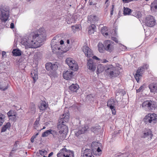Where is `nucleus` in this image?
Wrapping results in <instances>:
<instances>
[{
    "label": "nucleus",
    "mask_w": 157,
    "mask_h": 157,
    "mask_svg": "<svg viewBox=\"0 0 157 157\" xmlns=\"http://www.w3.org/2000/svg\"><path fill=\"white\" fill-rule=\"evenodd\" d=\"M46 34L45 30L40 28L31 33L28 39H24L21 41L22 44L29 48H36L40 47L42 43L46 40Z\"/></svg>",
    "instance_id": "1"
},
{
    "label": "nucleus",
    "mask_w": 157,
    "mask_h": 157,
    "mask_svg": "<svg viewBox=\"0 0 157 157\" xmlns=\"http://www.w3.org/2000/svg\"><path fill=\"white\" fill-rule=\"evenodd\" d=\"M69 114L68 113H63L60 116L58 123L57 128L59 130L58 132L53 130L52 135L55 139L59 140L64 139L67 132L68 128L66 125L69 118Z\"/></svg>",
    "instance_id": "2"
},
{
    "label": "nucleus",
    "mask_w": 157,
    "mask_h": 157,
    "mask_svg": "<svg viewBox=\"0 0 157 157\" xmlns=\"http://www.w3.org/2000/svg\"><path fill=\"white\" fill-rule=\"evenodd\" d=\"M97 74L101 73L105 70V72L110 78L117 76L120 74V71L116 69V67L112 65L106 66L100 64L97 66Z\"/></svg>",
    "instance_id": "3"
},
{
    "label": "nucleus",
    "mask_w": 157,
    "mask_h": 157,
    "mask_svg": "<svg viewBox=\"0 0 157 157\" xmlns=\"http://www.w3.org/2000/svg\"><path fill=\"white\" fill-rule=\"evenodd\" d=\"M74 155L73 151L63 148L60 150L57 156V157H74Z\"/></svg>",
    "instance_id": "4"
},
{
    "label": "nucleus",
    "mask_w": 157,
    "mask_h": 157,
    "mask_svg": "<svg viewBox=\"0 0 157 157\" xmlns=\"http://www.w3.org/2000/svg\"><path fill=\"white\" fill-rule=\"evenodd\" d=\"M57 63H48L45 64V68L47 70L50 71L49 74L51 76H54L56 74V71L58 68Z\"/></svg>",
    "instance_id": "5"
},
{
    "label": "nucleus",
    "mask_w": 157,
    "mask_h": 157,
    "mask_svg": "<svg viewBox=\"0 0 157 157\" xmlns=\"http://www.w3.org/2000/svg\"><path fill=\"white\" fill-rule=\"evenodd\" d=\"M1 19L3 21H7L9 16V9L7 7L3 6L0 8Z\"/></svg>",
    "instance_id": "6"
},
{
    "label": "nucleus",
    "mask_w": 157,
    "mask_h": 157,
    "mask_svg": "<svg viewBox=\"0 0 157 157\" xmlns=\"http://www.w3.org/2000/svg\"><path fill=\"white\" fill-rule=\"evenodd\" d=\"M157 120V115L154 113H148L144 117V121L146 124L148 123H151L152 122L154 123Z\"/></svg>",
    "instance_id": "7"
},
{
    "label": "nucleus",
    "mask_w": 157,
    "mask_h": 157,
    "mask_svg": "<svg viewBox=\"0 0 157 157\" xmlns=\"http://www.w3.org/2000/svg\"><path fill=\"white\" fill-rule=\"evenodd\" d=\"M67 63L71 70L76 71L78 68V65L76 61L73 59L67 58L65 60Z\"/></svg>",
    "instance_id": "8"
},
{
    "label": "nucleus",
    "mask_w": 157,
    "mask_h": 157,
    "mask_svg": "<svg viewBox=\"0 0 157 157\" xmlns=\"http://www.w3.org/2000/svg\"><path fill=\"white\" fill-rule=\"evenodd\" d=\"M145 22L147 26L152 27L155 25L156 21L153 16L149 15L146 17Z\"/></svg>",
    "instance_id": "9"
},
{
    "label": "nucleus",
    "mask_w": 157,
    "mask_h": 157,
    "mask_svg": "<svg viewBox=\"0 0 157 157\" xmlns=\"http://www.w3.org/2000/svg\"><path fill=\"white\" fill-rule=\"evenodd\" d=\"M104 45L105 50L111 52L113 50V43L112 41L109 40L105 41Z\"/></svg>",
    "instance_id": "10"
},
{
    "label": "nucleus",
    "mask_w": 157,
    "mask_h": 157,
    "mask_svg": "<svg viewBox=\"0 0 157 157\" xmlns=\"http://www.w3.org/2000/svg\"><path fill=\"white\" fill-rule=\"evenodd\" d=\"M92 151L90 149L82 148L81 153V156L83 157H94L92 154Z\"/></svg>",
    "instance_id": "11"
},
{
    "label": "nucleus",
    "mask_w": 157,
    "mask_h": 157,
    "mask_svg": "<svg viewBox=\"0 0 157 157\" xmlns=\"http://www.w3.org/2000/svg\"><path fill=\"white\" fill-rule=\"evenodd\" d=\"M155 104L152 103V102L150 101H144L142 104L143 107H147L150 110L155 109Z\"/></svg>",
    "instance_id": "12"
},
{
    "label": "nucleus",
    "mask_w": 157,
    "mask_h": 157,
    "mask_svg": "<svg viewBox=\"0 0 157 157\" xmlns=\"http://www.w3.org/2000/svg\"><path fill=\"white\" fill-rule=\"evenodd\" d=\"M82 51L84 53L85 56L88 57H92L93 55L92 51L87 46H83Z\"/></svg>",
    "instance_id": "13"
},
{
    "label": "nucleus",
    "mask_w": 157,
    "mask_h": 157,
    "mask_svg": "<svg viewBox=\"0 0 157 157\" xmlns=\"http://www.w3.org/2000/svg\"><path fill=\"white\" fill-rule=\"evenodd\" d=\"M144 71V70L140 67L138 68L136 73L134 75V77L137 82L139 81V80L142 76Z\"/></svg>",
    "instance_id": "14"
},
{
    "label": "nucleus",
    "mask_w": 157,
    "mask_h": 157,
    "mask_svg": "<svg viewBox=\"0 0 157 157\" xmlns=\"http://www.w3.org/2000/svg\"><path fill=\"white\" fill-rule=\"evenodd\" d=\"M87 66L88 68L92 71H94L96 69V66L95 63H93V60L89 59L88 60Z\"/></svg>",
    "instance_id": "15"
},
{
    "label": "nucleus",
    "mask_w": 157,
    "mask_h": 157,
    "mask_svg": "<svg viewBox=\"0 0 157 157\" xmlns=\"http://www.w3.org/2000/svg\"><path fill=\"white\" fill-rule=\"evenodd\" d=\"M73 72L70 71H67L63 73V77L66 80H68L71 79L73 76Z\"/></svg>",
    "instance_id": "16"
},
{
    "label": "nucleus",
    "mask_w": 157,
    "mask_h": 157,
    "mask_svg": "<svg viewBox=\"0 0 157 157\" xmlns=\"http://www.w3.org/2000/svg\"><path fill=\"white\" fill-rule=\"evenodd\" d=\"M150 92L154 94L157 93V83H152L149 85Z\"/></svg>",
    "instance_id": "17"
},
{
    "label": "nucleus",
    "mask_w": 157,
    "mask_h": 157,
    "mask_svg": "<svg viewBox=\"0 0 157 157\" xmlns=\"http://www.w3.org/2000/svg\"><path fill=\"white\" fill-rule=\"evenodd\" d=\"M79 88V86L77 84H73L69 86V89L72 92H76Z\"/></svg>",
    "instance_id": "18"
},
{
    "label": "nucleus",
    "mask_w": 157,
    "mask_h": 157,
    "mask_svg": "<svg viewBox=\"0 0 157 157\" xmlns=\"http://www.w3.org/2000/svg\"><path fill=\"white\" fill-rule=\"evenodd\" d=\"M88 19L89 23H93L98 21V18L96 16L92 15L88 17Z\"/></svg>",
    "instance_id": "19"
},
{
    "label": "nucleus",
    "mask_w": 157,
    "mask_h": 157,
    "mask_svg": "<svg viewBox=\"0 0 157 157\" xmlns=\"http://www.w3.org/2000/svg\"><path fill=\"white\" fill-rule=\"evenodd\" d=\"M31 75L33 80L34 82H35L38 78L37 71L36 70L32 71L31 73Z\"/></svg>",
    "instance_id": "20"
},
{
    "label": "nucleus",
    "mask_w": 157,
    "mask_h": 157,
    "mask_svg": "<svg viewBox=\"0 0 157 157\" xmlns=\"http://www.w3.org/2000/svg\"><path fill=\"white\" fill-rule=\"evenodd\" d=\"M151 135H152V132L150 129L147 130L143 132L141 137L143 138H146Z\"/></svg>",
    "instance_id": "21"
},
{
    "label": "nucleus",
    "mask_w": 157,
    "mask_h": 157,
    "mask_svg": "<svg viewBox=\"0 0 157 157\" xmlns=\"http://www.w3.org/2000/svg\"><path fill=\"white\" fill-rule=\"evenodd\" d=\"M59 39V36H56L54 37H53V39L52 40L51 43V48L52 50L54 49L53 48V46H55V44H56V43H57V42L58 41V40H58Z\"/></svg>",
    "instance_id": "22"
},
{
    "label": "nucleus",
    "mask_w": 157,
    "mask_h": 157,
    "mask_svg": "<svg viewBox=\"0 0 157 157\" xmlns=\"http://www.w3.org/2000/svg\"><path fill=\"white\" fill-rule=\"evenodd\" d=\"M0 89L2 91H5L7 90L9 87V84L8 83H0Z\"/></svg>",
    "instance_id": "23"
},
{
    "label": "nucleus",
    "mask_w": 157,
    "mask_h": 157,
    "mask_svg": "<svg viewBox=\"0 0 157 157\" xmlns=\"http://www.w3.org/2000/svg\"><path fill=\"white\" fill-rule=\"evenodd\" d=\"M86 130L87 128L86 127H82L79 129L77 132L75 133V135L78 136L80 134L84 133Z\"/></svg>",
    "instance_id": "24"
},
{
    "label": "nucleus",
    "mask_w": 157,
    "mask_h": 157,
    "mask_svg": "<svg viewBox=\"0 0 157 157\" xmlns=\"http://www.w3.org/2000/svg\"><path fill=\"white\" fill-rule=\"evenodd\" d=\"M115 101L113 99H110L107 102V105L109 108L113 109V107H114Z\"/></svg>",
    "instance_id": "25"
},
{
    "label": "nucleus",
    "mask_w": 157,
    "mask_h": 157,
    "mask_svg": "<svg viewBox=\"0 0 157 157\" xmlns=\"http://www.w3.org/2000/svg\"><path fill=\"white\" fill-rule=\"evenodd\" d=\"M96 28L94 24H92L88 28V32L89 34H91L92 33H94L95 30Z\"/></svg>",
    "instance_id": "26"
},
{
    "label": "nucleus",
    "mask_w": 157,
    "mask_h": 157,
    "mask_svg": "<svg viewBox=\"0 0 157 157\" xmlns=\"http://www.w3.org/2000/svg\"><path fill=\"white\" fill-rule=\"evenodd\" d=\"M98 50L100 53H103L105 51V48L104 44H103L101 43H99L98 44Z\"/></svg>",
    "instance_id": "27"
},
{
    "label": "nucleus",
    "mask_w": 157,
    "mask_h": 157,
    "mask_svg": "<svg viewBox=\"0 0 157 157\" xmlns=\"http://www.w3.org/2000/svg\"><path fill=\"white\" fill-rule=\"evenodd\" d=\"M101 144L98 142L94 141L92 143L91 145V148L93 150L96 149V148L99 147L101 145Z\"/></svg>",
    "instance_id": "28"
},
{
    "label": "nucleus",
    "mask_w": 157,
    "mask_h": 157,
    "mask_svg": "<svg viewBox=\"0 0 157 157\" xmlns=\"http://www.w3.org/2000/svg\"><path fill=\"white\" fill-rule=\"evenodd\" d=\"M53 130L49 129L44 132L42 134L41 136L42 137H46L50 134H52Z\"/></svg>",
    "instance_id": "29"
},
{
    "label": "nucleus",
    "mask_w": 157,
    "mask_h": 157,
    "mask_svg": "<svg viewBox=\"0 0 157 157\" xmlns=\"http://www.w3.org/2000/svg\"><path fill=\"white\" fill-rule=\"evenodd\" d=\"M10 126V122H8L4 125L2 127L1 130V132H5L7 129H9Z\"/></svg>",
    "instance_id": "30"
},
{
    "label": "nucleus",
    "mask_w": 157,
    "mask_h": 157,
    "mask_svg": "<svg viewBox=\"0 0 157 157\" xmlns=\"http://www.w3.org/2000/svg\"><path fill=\"white\" fill-rule=\"evenodd\" d=\"M12 53L15 56H19L21 55V52L18 49H14L12 51Z\"/></svg>",
    "instance_id": "31"
},
{
    "label": "nucleus",
    "mask_w": 157,
    "mask_h": 157,
    "mask_svg": "<svg viewBox=\"0 0 157 157\" xmlns=\"http://www.w3.org/2000/svg\"><path fill=\"white\" fill-rule=\"evenodd\" d=\"M124 14L125 15H129L131 12V10L128 8L124 7Z\"/></svg>",
    "instance_id": "32"
},
{
    "label": "nucleus",
    "mask_w": 157,
    "mask_h": 157,
    "mask_svg": "<svg viewBox=\"0 0 157 157\" xmlns=\"http://www.w3.org/2000/svg\"><path fill=\"white\" fill-rule=\"evenodd\" d=\"M151 9L157 10V0H155L151 5Z\"/></svg>",
    "instance_id": "33"
},
{
    "label": "nucleus",
    "mask_w": 157,
    "mask_h": 157,
    "mask_svg": "<svg viewBox=\"0 0 157 157\" xmlns=\"http://www.w3.org/2000/svg\"><path fill=\"white\" fill-rule=\"evenodd\" d=\"M5 116L2 113H0V126H1L4 121Z\"/></svg>",
    "instance_id": "34"
},
{
    "label": "nucleus",
    "mask_w": 157,
    "mask_h": 157,
    "mask_svg": "<svg viewBox=\"0 0 157 157\" xmlns=\"http://www.w3.org/2000/svg\"><path fill=\"white\" fill-rule=\"evenodd\" d=\"M107 28L105 27H103L101 28V33L103 35H104L105 36H107L108 35V33L107 32H105V30Z\"/></svg>",
    "instance_id": "35"
},
{
    "label": "nucleus",
    "mask_w": 157,
    "mask_h": 157,
    "mask_svg": "<svg viewBox=\"0 0 157 157\" xmlns=\"http://www.w3.org/2000/svg\"><path fill=\"white\" fill-rule=\"evenodd\" d=\"M91 130L95 133H97V132L99 131L98 127H92L91 128Z\"/></svg>",
    "instance_id": "36"
},
{
    "label": "nucleus",
    "mask_w": 157,
    "mask_h": 157,
    "mask_svg": "<svg viewBox=\"0 0 157 157\" xmlns=\"http://www.w3.org/2000/svg\"><path fill=\"white\" fill-rule=\"evenodd\" d=\"M40 120V117L39 118H38L36 121L35 122L34 124V127L35 128L36 127H38V125L39 124V121Z\"/></svg>",
    "instance_id": "37"
},
{
    "label": "nucleus",
    "mask_w": 157,
    "mask_h": 157,
    "mask_svg": "<svg viewBox=\"0 0 157 157\" xmlns=\"http://www.w3.org/2000/svg\"><path fill=\"white\" fill-rule=\"evenodd\" d=\"M16 114L13 110H11L8 112L7 113V115L9 117H12V116Z\"/></svg>",
    "instance_id": "38"
},
{
    "label": "nucleus",
    "mask_w": 157,
    "mask_h": 157,
    "mask_svg": "<svg viewBox=\"0 0 157 157\" xmlns=\"http://www.w3.org/2000/svg\"><path fill=\"white\" fill-rule=\"evenodd\" d=\"M39 153L41 155H46L47 152V151H46L45 150H44L43 149L41 150H39Z\"/></svg>",
    "instance_id": "39"
},
{
    "label": "nucleus",
    "mask_w": 157,
    "mask_h": 157,
    "mask_svg": "<svg viewBox=\"0 0 157 157\" xmlns=\"http://www.w3.org/2000/svg\"><path fill=\"white\" fill-rule=\"evenodd\" d=\"M17 116L16 114L13 115L12 117H9V119L11 120L12 121H16L17 119L16 118Z\"/></svg>",
    "instance_id": "40"
},
{
    "label": "nucleus",
    "mask_w": 157,
    "mask_h": 157,
    "mask_svg": "<svg viewBox=\"0 0 157 157\" xmlns=\"http://www.w3.org/2000/svg\"><path fill=\"white\" fill-rule=\"evenodd\" d=\"M117 92L118 93H121L123 95L126 94L125 91L122 89H119L117 90Z\"/></svg>",
    "instance_id": "41"
},
{
    "label": "nucleus",
    "mask_w": 157,
    "mask_h": 157,
    "mask_svg": "<svg viewBox=\"0 0 157 157\" xmlns=\"http://www.w3.org/2000/svg\"><path fill=\"white\" fill-rule=\"evenodd\" d=\"M32 107L31 108V113L33 114H34L36 111V108L35 105L33 103H32Z\"/></svg>",
    "instance_id": "42"
},
{
    "label": "nucleus",
    "mask_w": 157,
    "mask_h": 157,
    "mask_svg": "<svg viewBox=\"0 0 157 157\" xmlns=\"http://www.w3.org/2000/svg\"><path fill=\"white\" fill-rule=\"evenodd\" d=\"M75 21L74 19V18L72 17L70 19H68V20L67 21V23L68 24H70L72 23H75Z\"/></svg>",
    "instance_id": "43"
},
{
    "label": "nucleus",
    "mask_w": 157,
    "mask_h": 157,
    "mask_svg": "<svg viewBox=\"0 0 157 157\" xmlns=\"http://www.w3.org/2000/svg\"><path fill=\"white\" fill-rule=\"evenodd\" d=\"M141 68L143 69L144 71L145 70H147L148 69L149 67V65L147 64H144V65L141 67H140Z\"/></svg>",
    "instance_id": "44"
},
{
    "label": "nucleus",
    "mask_w": 157,
    "mask_h": 157,
    "mask_svg": "<svg viewBox=\"0 0 157 157\" xmlns=\"http://www.w3.org/2000/svg\"><path fill=\"white\" fill-rule=\"evenodd\" d=\"M119 48L121 50L123 51H125L127 49V47L125 46L122 44H121L120 45Z\"/></svg>",
    "instance_id": "45"
},
{
    "label": "nucleus",
    "mask_w": 157,
    "mask_h": 157,
    "mask_svg": "<svg viewBox=\"0 0 157 157\" xmlns=\"http://www.w3.org/2000/svg\"><path fill=\"white\" fill-rule=\"evenodd\" d=\"M46 107V105L44 104H41V105L39 107L40 109L41 110H44Z\"/></svg>",
    "instance_id": "46"
},
{
    "label": "nucleus",
    "mask_w": 157,
    "mask_h": 157,
    "mask_svg": "<svg viewBox=\"0 0 157 157\" xmlns=\"http://www.w3.org/2000/svg\"><path fill=\"white\" fill-rule=\"evenodd\" d=\"M39 134V133H37L35 135L33 136L31 138V140L32 143H33L34 141V139L36 138V136Z\"/></svg>",
    "instance_id": "47"
},
{
    "label": "nucleus",
    "mask_w": 157,
    "mask_h": 157,
    "mask_svg": "<svg viewBox=\"0 0 157 157\" xmlns=\"http://www.w3.org/2000/svg\"><path fill=\"white\" fill-rule=\"evenodd\" d=\"M109 0H106L105 3L104 7H105V8H107L109 5Z\"/></svg>",
    "instance_id": "48"
},
{
    "label": "nucleus",
    "mask_w": 157,
    "mask_h": 157,
    "mask_svg": "<svg viewBox=\"0 0 157 157\" xmlns=\"http://www.w3.org/2000/svg\"><path fill=\"white\" fill-rule=\"evenodd\" d=\"M110 108L111 109L112 111V114L113 115H115L116 114V112L114 108V107H113V109H112L111 108Z\"/></svg>",
    "instance_id": "49"
},
{
    "label": "nucleus",
    "mask_w": 157,
    "mask_h": 157,
    "mask_svg": "<svg viewBox=\"0 0 157 157\" xmlns=\"http://www.w3.org/2000/svg\"><path fill=\"white\" fill-rule=\"evenodd\" d=\"M143 87V86H141L137 90H136V92L137 93H139L142 91Z\"/></svg>",
    "instance_id": "50"
},
{
    "label": "nucleus",
    "mask_w": 157,
    "mask_h": 157,
    "mask_svg": "<svg viewBox=\"0 0 157 157\" xmlns=\"http://www.w3.org/2000/svg\"><path fill=\"white\" fill-rule=\"evenodd\" d=\"M71 28L73 30L74 28H75V29H79V26L78 25H75V26L72 25L71 26Z\"/></svg>",
    "instance_id": "51"
},
{
    "label": "nucleus",
    "mask_w": 157,
    "mask_h": 157,
    "mask_svg": "<svg viewBox=\"0 0 157 157\" xmlns=\"http://www.w3.org/2000/svg\"><path fill=\"white\" fill-rule=\"evenodd\" d=\"M112 39L115 41L116 43H117L118 42V40L117 38L115 37L112 36L111 38Z\"/></svg>",
    "instance_id": "52"
},
{
    "label": "nucleus",
    "mask_w": 157,
    "mask_h": 157,
    "mask_svg": "<svg viewBox=\"0 0 157 157\" xmlns=\"http://www.w3.org/2000/svg\"><path fill=\"white\" fill-rule=\"evenodd\" d=\"M112 7L111 8V12H110V15H112L113 14V9H114V5H112Z\"/></svg>",
    "instance_id": "53"
},
{
    "label": "nucleus",
    "mask_w": 157,
    "mask_h": 157,
    "mask_svg": "<svg viewBox=\"0 0 157 157\" xmlns=\"http://www.w3.org/2000/svg\"><path fill=\"white\" fill-rule=\"evenodd\" d=\"M122 1L124 3H128L131 1H134V0H122Z\"/></svg>",
    "instance_id": "54"
},
{
    "label": "nucleus",
    "mask_w": 157,
    "mask_h": 157,
    "mask_svg": "<svg viewBox=\"0 0 157 157\" xmlns=\"http://www.w3.org/2000/svg\"><path fill=\"white\" fill-rule=\"evenodd\" d=\"M92 58L94 59H96L97 60H100V59L96 56H93Z\"/></svg>",
    "instance_id": "55"
},
{
    "label": "nucleus",
    "mask_w": 157,
    "mask_h": 157,
    "mask_svg": "<svg viewBox=\"0 0 157 157\" xmlns=\"http://www.w3.org/2000/svg\"><path fill=\"white\" fill-rule=\"evenodd\" d=\"M58 48H59L58 47L57 44H55V46H53V48H54V49L53 50H56L57 49H58Z\"/></svg>",
    "instance_id": "56"
},
{
    "label": "nucleus",
    "mask_w": 157,
    "mask_h": 157,
    "mask_svg": "<svg viewBox=\"0 0 157 157\" xmlns=\"http://www.w3.org/2000/svg\"><path fill=\"white\" fill-rule=\"evenodd\" d=\"M90 0H89V4L90 5H96V3H93L92 1L90 2Z\"/></svg>",
    "instance_id": "57"
},
{
    "label": "nucleus",
    "mask_w": 157,
    "mask_h": 157,
    "mask_svg": "<svg viewBox=\"0 0 157 157\" xmlns=\"http://www.w3.org/2000/svg\"><path fill=\"white\" fill-rule=\"evenodd\" d=\"M97 152H101V150L100 149L99 147L96 148Z\"/></svg>",
    "instance_id": "58"
},
{
    "label": "nucleus",
    "mask_w": 157,
    "mask_h": 157,
    "mask_svg": "<svg viewBox=\"0 0 157 157\" xmlns=\"http://www.w3.org/2000/svg\"><path fill=\"white\" fill-rule=\"evenodd\" d=\"M10 27L11 29H13L14 28V25L13 23H11Z\"/></svg>",
    "instance_id": "59"
},
{
    "label": "nucleus",
    "mask_w": 157,
    "mask_h": 157,
    "mask_svg": "<svg viewBox=\"0 0 157 157\" xmlns=\"http://www.w3.org/2000/svg\"><path fill=\"white\" fill-rule=\"evenodd\" d=\"M59 43L60 44L62 45L64 44V41L63 40H61L59 41Z\"/></svg>",
    "instance_id": "60"
},
{
    "label": "nucleus",
    "mask_w": 157,
    "mask_h": 157,
    "mask_svg": "<svg viewBox=\"0 0 157 157\" xmlns=\"http://www.w3.org/2000/svg\"><path fill=\"white\" fill-rule=\"evenodd\" d=\"M6 54V52H4V51H3L2 52V56H4Z\"/></svg>",
    "instance_id": "61"
},
{
    "label": "nucleus",
    "mask_w": 157,
    "mask_h": 157,
    "mask_svg": "<svg viewBox=\"0 0 157 157\" xmlns=\"http://www.w3.org/2000/svg\"><path fill=\"white\" fill-rule=\"evenodd\" d=\"M76 30V29H75V28H74V29L73 30V29H72V30L73 31V32L74 33H75V32Z\"/></svg>",
    "instance_id": "62"
},
{
    "label": "nucleus",
    "mask_w": 157,
    "mask_h": 157,
    "mask_svg": "<svg viewBox=\"0 0 157 157\" xmlns=\"http://www.w3.org/2000/svg\"><path fill=\"white\" fill-rule=\"evenodd\" d=\"M67 43L68 44H69L70 43V41H69V40H67Z\"/></svg>",
    "instance_id": "63"
},
{
    "label": "nucleus",
    "mask_w": 157,
    "mask_h": 157,
    "mask_svg": "<svg viewBox=\"0 0 157 157\" xmlns=\"http://www.w3.org/2000/svg\"><path fill=\"white\" fill-rule=\"evenodd\" d=\"M45 128H46V127H45V126H44V127H43V128H42L40 130V131H41V130H42V129H45Z\"/></svg>",
    "instance_id": "64"
}]
</instances>
